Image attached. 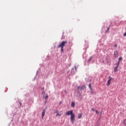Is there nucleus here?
I'll use <instances>...</instances> for the list:
<instances>
[{
  "label": "nucleus",
  "instance_id": "1",
  "mask_svg": "<svg viewBox=\"0 0 126 126\" xmlns=\"http://www.w3.org/2000/svg\"><path fill=\"white\" fill-rule=\"evenodd\" d=\"M66 44H67V41H63L61 42V44L58 46V48H61V53L63 52V48L65 46Z\"/></svg>",
  "mask_w": 126,
  "mask_h": 126
},
{
  "label": "nucleus",
  "instance_id": "2",
  "mask_svg": "<svg viewBox=\"0 0 126 126\" xmlns=\"http://www.w3.org/2000/svg\"><path fill=\"white\" fill-rule=\"evenodd\" d=\"M54 113L55 114H57L56 115V117H61V116H63V111H59L58 110H55L54 111Z\"/></svg>",
  "mask_w": 126,
  "mask_h": 126
},
{
  "label": "nucleus",
  "instance_id": "3",
  "mask_svg": "<svg viewBox=\"0 0 126 126\" xmlns=\"http://www.w3.org/2000/svg\"><path fill=\"white\" fill-rule=\"evenodd\" d=\"M71 122L72 124H74L75 121V114H73L70 116Z\"/></svg>",
  "mask_w": 126,
  "mask_h": 126
},
{
  "label": "nucleus",
  "instance_id": "4",
  "mask_svg": "<svg viewBox=\"0 0 126 126\" xmlns=\"http://www.w3.org/2000/svg\"><path fill=\"white\" fill-rule=\"evenodd\" d=\"M73 114H74V113H73V112L72 110L67 111L65 113L66 116H70V115L71 116H72V115H73Z\"/></svg>",
  "mask_w": 126,
  "mask_h": 126
},
{
  "label": "nucleus",
  "instance_id": "5",
  "mask_svg": "<svg viewBox=\"0 0 126 126\" xmlns=\"http://www.w3.org/2000/svg\"><path fill=\"white\" fill-rule=\"evenodd\" d=\"M119 65H120V61L118 62L117 66L114 68V72H117L118 71V67H119Z\"/></svg>",
  "mask_w": 126,
  "mask_h": 126
},
{
  "label": "nucleus",
  "instance_id": "6",
  "mask_svg": "<svg viewBox=\"0 0 126 126\" xmlns=\"http://www.w3.org/2000/svg\"><path fill=\"white\" fill-rule=\"evenodd\" d=\"M111 81H112V78H111V76H109L108 77V80L107 81V83L106 84L107 86H110Z\"/></svg>",
  "mask_w": 126,
  "mask_h": 126
},
{
  "label": "nucleus",
  "instance_id": "7",
  "mask_svg": "<svg viewBox=\"0 0 126 126\" xmlns=\"http://www.w3.org/2000/svg\"><path fill=\"white\" fill-rule=\"evenodd\" d=\"M78 90H84L85 89H86V87L85 86H83L82 87L78 86L77 87Z\"/></svg>",
  "mask_w": 126,
  "mask_h": 126
},
{
  "label": "nucleus",
  "instance_id": "8",
  "mask_svg": "<svg viewBox=\"0 0 126 126\" xmlns=\"http://www.w3.org/2000/svg\"><path fill=\"white\" fill-rule=\"evenodd\" d=\"M46 113V108H44L43 110L42 113V119H44V117L45 116V114Z\"/></svg>",
  "mask_w": 126,
  "mask_h": 126
},
{
  "label": "nucleus",
  "instance_id": "9",
  "mask_svg": "<svg viewBox=\"0 0 126 126\" xmlns=\"http://www.w3.org/2000/svg\"><path fill=\"white\" fill-rule=\"evenodd\" d=\"M118 51H114V55L115 58H118Z\"/></svg>",
  "mask_w": 126,
  "mask_h": 126
},
{
  "label": "nucleus",
  "instance_id": "10",
  "mask_svg": "<svg viewBox=\"0 0 126 126\" xmlns=\"http://www.w3.org/2000/svg\"><path fill=\"white\" fill-rule=\"evenodd\" d=\"M81 118H82V113H79L78 119H81Z\"/></svg>",
  "mask_w": 126,
  "mask_h": 126
},
{
  "label": "nucleus",
  "instance_id": "11",
  "mask_svg": "<svg viewBox=\"0 0 126 126\" xmlns=\"http://www.w3.org/2000/svg\"><path fill=\"white\" fill-rule=\"evenodd\" d=\"M71 106L72 108H74L75 107V103L74 102H72Z\"/></svg>",
  "mask_w": 126,
  "mask_h": 126
},
{
  "label": "nucleus",
  "instance_id": "12",
  "mask_svg": "<svg viewBox=\"0 0 126 126\" xmlns=\"http://www.w3.org/2000/svg\"><path fill=\"white\" fill-rule=\"evenodd\" d=\"M89 87L90 90H92V89H93L92 88V86H91V84H89Z\"/></svg>",
  "mask_w": 126,
  "mask_h": 126
},
{
  "label": "nucleus",
  "instance_id": "13",
  "mask_svg": "<svg viewBox=\"0 0 126 126\" xmlns=\"http://www.w3.org/2000/svg\"><path fill=\"white\" fill-rule=\"evenodd\" d=\"M126 119L124 120L123 122V124H124L125 126H126Z\"/></svg>",
  "mask_w": 126,
  "mask_h": 126
},
{
  "label": "nucleus",
  "instance_id": "14",
  "mask_svg": "<svg viewBox=\"0 0 126 126\" xmlns=\"http://www.w3.org/2000/svg\"><path fill=\"white\" fill-rule=\"evenodd\" d=\"M93 57H91L89 59V60H88V63H89V62H90V61H91L92 60V59H93Z\"/></svg>",
  "mask_w": 126,
  "mask_h": 126
},
{
  "label": "nucleus",
  "instance_id": "15",
  "mask_svg": "<svg viewBox=\"0 0 126 126\" xmlns=\"http://www.w3.org/2000/svg\"><path fill=\"white\" fill-rule=\"evenodd\" d=\"M122 57H120V58H119V61L118 62H119V64H120V62L121 61H122Z\"/></svg>",
  "mask_w": 126,
  "mask_h": 126
},
{
  "label": "nucleus",
  "instance_id": "16",
  "mask_svg": "<svg viewBox=\"0 0 126 126\" xmlns=\"http://www.w3.org/2000/svg\"><path fill=\"white\" fill-rule=\"evenodd\" d=\"M91 110H92V111L93 112H95V111L96 109H94V108H92Z\"/></svg>",
  "mask_w": 126,
  "mask_h": 126
},
{
  "label": "nucleus",
  "instance_id": "17",
  "mask_svg": "<svg viewBox=\"0 0 126 126\" xmlns=\"http://www.w3.org/2000/svg\"><path fill=\"white\" fill-rule=\"evenodd\" d=\"M48 95H47L46 96L44 97V98H45V99H48Z\"/></svg>",
  "mask_w": 126,
  "mask_h": 126
},
{
  "label": "nucleus",
  "instance_id": "18",
  "mask_svg": "<svg viewBox=\"0 0 126 126\" xmlns=\"http://www.w3.org/2000/svg\"><path fill=\"white\" fill-rule=\"evenodd\" d=\"M91 92L92 94H93V89H92V90H91Z\"/></svg>",
  "mask_w": 126,
  "mask_h": 126
},
{
  "label": "nucleus",
  "instance_id": "19",
  "mask_svg": "<svg viewBox=\"0 0 126 126\" xmlns=\"http://www.w3.org/2000/svg\"><path fill=\"white\" fill-rule=\"evenodd\" d=\"M75 70H77V67L76 66H74Z\"/></svg>",
  "mask_w": 126,
  "mask_h": 126
},
{
  "label": "nucleus",
  "instance_id": "20",
  "mask_svg": "<svg viewBox=\"0 0 126 126\" xmlns=\"http://www.w3.org/2000/svg\"><path fill=\"white\" fill-rule=\"evenodd\" d=\"M95 113L96 114H98V111H97V110L95 109Z\"/></svg>",
  "mask_w": 126,
  "mask_h": 126
},
{
  "label": "nucleus",
  "instance_id": "21",
  "mask_svg": "<svg viewBox=\"0 0 126 126\" xmlns=\"http://www.w3.org/2000/svg\"><path fill=\"white\" fill-rule=\"evenodd\" d=\"M124 37L126 36V32L124 33Z\"/></svg>",
  "mask_w": 126,
  "mask_h": 126
},
{
  "label": "nucleus",
  "instance_id": "22",
  "mask_svg": "<svg viewBox=\"0 0 126 126\" xmlns=\"http://www.w3.org/2000/svg\"><path fill=\"white\" fill-rule=\"evenodd\" d=\"M114 47H115L116 48H117V47H118V45H117V44H115Z\"/></svg>",
  "mask_w": 126,
  "mask_h": 126
},
{
  "label": "nucleus",
  "instance_id": "23",
  "mask_svg": "<svg viewBox=\"0 0 126 126\" xmlns=\"http://www.w3.org/2000/svg\"><path fill=\"white\" fill-rule=\"evenodd\" d=\"M109 29H110V28H108V30H109Z\"/></svg>",
  "mask_w": 126,
  "mask_h": 126
},
{
  "label": "nucleus",
  "instance_id": "24",
  "mask_svg": "<svg viewBox=\"0 0 126 126\" xmlns=\"http://www.w3.org/2000/svg\"><path fill=\"white\" fill-rule=\"evenodd\" d=\"M42 93H45V92H43Z\"/></svg>",
  "mask_w": 126,
  "mask_h": 126
}]
</instances>
